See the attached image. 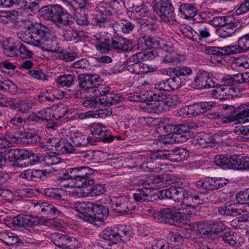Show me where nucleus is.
<instances>
[{
    "mask_svg": "<svg viewBox=\"0 0 249 249\" xmlns=\"http://www.w3.org/2000/svg\"><path fill=\"white\" fill-rule=\"evenodd\" d=\"M94 170L86 166L68 168L59 176L62 180H71V186L76 188H84L92 185L94 183Z\"/></svg>",
    "mask_w": 249,
    "mask_h": 249,
    "instance_id": "f257e3e1",
    "label": "nucleus"
},
{
    "mask_svg": "<svg viewBox=\"0 0 249 249\" xmlns=\"http://www.w3.org/2000/svg\"><path fill=\"white\" fill-rule=\"evenodd\" d=\"M154 219L160 223L181 226L185 223V217L171 208H164L153 213Z\"/></svg>",
    "mask_w": 249,
    "mask_h": 249,
    "instance_id": "f03ea898",
    "label": "nucleus"
},
{
    "mask_svg": "<svg viewBox=\"0 0 249 249\" xmlns=\"http://www.w3.org/2000/svg\"><path fill=\"white\" fill-rule=\"evenodd\" d=\"M224 109L229 110V116L226 115L221 119L223 124L237 121L239 123L249 121V103L240 105L236 109L232 106H226Z\"/></svg>",
    "mask_w": 249,
    "mask_h": 249,
    "instance_id": "7ed1b4c3",
    "label": "nucleus"
},
{
    "mask_svg": "<svg viewBox=\"0 0 249 249\" xmlns=\"http://www.w3.org/2000/svg\"><path fill=\"white\" fill-rule=\"evenodd\" d=\"M29 29L32 33V44L35 46L42 47L44 43L53 37V32L41 23H32L29 25Z\"/></svg>",
    "mask_w": 249,
    "mask_h": 249,
    "instance_id": "20e7f679",
    "label": "nucleus"
},
{
    "mask_svg": "<svg viewBox=\"0 0 249 249\" xmlns=\"http://www.w3.org/2000/svg\"><path fill=\"white\" fill-rule=\"evenodd\" d=\"M167 135H171V138H174L177 142H183L189 139L192 136L190 128L187 124H167L161 125Z\"/></svg>",
    "mask_w": 249,
    "mask_h": 249,
    "instance_id": "39448f33",
    "label": "nucleus"
},
{
    "mask_svg": "<svg viewBox=\"0 0 249 249\" xmlns=\"http://www.w3.org/2000/svg\"><path fill=\"white\" fill-rule=\"evenodd\" d=\"M156 5V11L161 20L165 22L173 21L174 8L169 0H154Z\"/></svg>",
    "mask_w": 249,
    "mask_h": 249,
    "instance_id": "423d86ee",
    "label": "nucleus"
},
{
    "mask_svg": "<svg viewBox=\"0 0 249 249\" xmlns=\"http://www.w3.org/2000/svg\"><path fill=\"white\" fill-rule=\"evenodd\" d=\"M126 227L121 226L120 228L116 231L109 228L105 229L101 233V237L107 243L108 246L112 247L113 245L124 242L122 238L125 230Z\"/></svg>",
    "mask_w": 249,
    "mask_h": 249,
    "instance_id": "0eeeda50",
    "label": "nucleus"
},
{
    "mask_svg": "<svg viewBox=\"0 0 249 249\" xmlns=\"http://www.w3.org/2000/svg\"><path fill=\"white\" fill-rule=\"evenodd\" d=\"M139 47L142 49H161L168 52L170 49L168 44L165 43L164 41L159 38L153 37L150 36H144L140 38L138 42Z\"/></svg>",
    "mask_w": 249,
    "mask_h": 249,
    "instance_id": "6e6552de",
    "label": "nucleus"
},
{
    "mask_svg": "<svg viewBox=\"0 0 249 249\" xmlns=\"http://www.w3.org/2000/svg\"><path fill=\"white\" fill-rule=\"evenodd\" d=\"M192 84L197 89H210L218 85L207 71L202 70L198 71Z\"/></svg>",
    "mask_w": 249,
    "mask_h": 249,
    "instance_id": "1a4fd4ad",
    "label": "nucleus"
},
{
    "mask_svg": "<svg viewBox=\"0 0 249 249\" xmlns=\"http://www.w3.org/2000/svg\"><path fill=\"white\" fill-rule=\"evenodd\" d=\"M161 196L165 197V199H172L175 202H179L183 199V203H185V198H188L190 194L188 191L183 187H175L171 186L168 189H163Z\"/></svg>",
    "mask_w": 249,
    "mask_h": 249,
    "instance_id": "9d476101",
    "label": "nucleus"
},
{
    "mask_svg": "<svg viewBox=\"0 0 249 249\" xmlns=\"http://www.w3.org/2000/svg\"><path fill=\"white\" fill-rule=\"evenodd\" d=\"M186 34L188 38L197 43L206 40L211 36L210 29L206 26H201L196 29L189 27L187 29Z\"/></svg>",
    "mask_w": 249,
    "mask_h": 249,
    "instance_id": "9b49d317",
    "label": "nucleus"
},
{
    "mask_svg": "<svg viewBox=\"0 0 249 249\" xmlns=\"http://www.w3.org/2000/svg\"><path fill=\"white\" fill-rule=\"evenodd\" d=\"M51 21L57 24L68 25L70 22V15L57 4L52 5Z\"/></svg>",
    "mask_w": 249,
    "mask_h": 249,
    "instance_id": "f8f14e48",
    "label": "nucleus"
},
{
    "mask_svg": "<svg viewBox=\"0 0 249 249\" xmlns=\"http://www.w3.org/2000/svg\"><path fill=\"white\" fill-rule=\"evenodd\" d=\"M110 47L119 53L129 52L134 47L132 40L114 36L111 39Z\"/></svg>",
    "mask_w": 249,
    "mask_h": 249,
    "instance_id": "ddd939ff",
    "label": "nucleus"
},
{
    "mask_svg": "<svg viewBox=\"0 0 249 249\" xmlns=\"http://www.w3.org/2000/svg\"><path fill=\"white\" fill-rule=\"evenodd\" d=\"M52 110L53 122L47 124L48 128L54 129L57 127L59 122L66 123L70 120L69 117L66 116L69 112L67 107L58 106L52 108Z\"/></svg>",
    "mask_w": 249,
    "mask_h": 249,
    "instance_id": "4468645a",
    "label": "nucleus"
},
{
    "mask_svg": "<svg viewBox=\"0 0 249 249\" xmlns=\"http://www.w3.org/2000/svg\"><path fill=\"white\" fill-rule=\"evenodd\" d=\"M39 206L41 211L44 212L45 214L50 218H52L51 223L56 227H62L63 222L59 219H57L60 214L62 213L56 208L53 205H51L47 202H42L40 204H37Z\"/></svg>",
    "mask_w": 249,
    "mask_h": 249,
    "instance_id": "2eb2a0df",
    "label": "nucleus"
},
{
    "mask_svg": "<svg viewBox=\"0 0 249 249\" xmlns=\"http://www.w3.org/2000/svg\"><path fill=\"white\" fill-rule=\"evenodd\" d=\"M109 214V209L100 204H94L91 224L98 227L105 224L104 218Z\"/></svg>",
    "mask_w": 249,
    "mask_h": 249,
    "instance_id": "dca6fc26",
    "label": "nucleus"
},
{
    "mask_svg": "<svg viewBox=\"0 0 249 249\" xmlns=\"http://www.w3.org/2000/svg\"><path fill=\"white\" fill-rule=\"evenodd\" d=\"M39 223L37 218L24 214H19L14 217L11 220L12 226L15 228L20 227L36 226L38 225Z\"/></svg>",
    "mask_w": 249,
    "mask_h": 249,
    "instance_id": "f3484780",
    "label": "nucleus"
},
{
    "mask_svg": "<svg viewBox=\"0 0 249 249\" xmlns=\"http://www.w3.org/2000/svg\"><path fill=\"white\" fill-rule=\"evenodd\" d=\"M180 102L179 98L176 95H165L162 101L158 103L156 111H157V113H159L169 111L174 108ZM153 106L156 107V105H153ZM151 107H152V106Z\"/></svg>",
    "mask_w": 249,
    "mask_h": 249,
    "instance_id": "a211bd4d",
    "label": "nucleus"
},
{
    "mask_svg": "<svg viewBox=\"0 0 249 249\" xmlns=\"http://www.w3.org/2000/svg\"><path fill=\"white\" fill-rule=\"evenodd\" d=\"M94 204L91 202H78L74 205L76 211L80 214V217L85 221L91 223L93 220Z\"/></svg>",
    "mask_w": 249,
    "mask_h": 249,
    "instance_id": "6ab92c4d",
    "label": "nucleus"
},
{
    "mask_svg": "<svg viewBox=\"0 0 249 249\" xmlns=\"http://www.w3.org/2000/svg\"><path fill=\"white\" fill-rule=\"evenodd\" d=\"M213 107V103L211 102H203L196 103L188 106L187 113L192 116H196L210 110Z\"/></svg>",
    "mask_w": 249,
    "mask_h": 249,
    "instance_id": "aec40b11",
    "label": "nucleus"
},
{
    "mask_svg": "<svg viewBox=\"0 0 249 249\" xmlns=\"http://www.w3.org/2000/svg\"><path fill=\"white\" fill-rule=\"evenodd\" d=\"M0 240L7 246L11 247H17L23 245V241L18 236L7 231L0 232Z\"/></svg>",
    "mask_w": 249,
    "mask_h": 249,
    "instance_id": "412c9836",
    "label": "nucleus"
},
{
    "mask_svg": "<svg viewBox=\"0 0 249 249\" xmlns=\"http://www.w3.org/2000/svg\"><path fill=\"white\" fill-rule=\"evenodd\" d=\"M71 138L75 148L84 147L89 143L93 144L95 141L92 137H89L80 132H75L71 135Z\"/></svg>",
    "mask_w": 249,
    "mask_h": 249,
    "instance_id": "4be33fe9",
    "label": "nucleus"
},
{
    "mask_svg": "<svg viewBox=\"0 0 249 249\" xmlns=\"http://www.w3.org/2000/svg\"><path fill=\"white\" fill-rule=\"evenodd\" d=\"M10 135L16 139L18 142H20L28 144L35 143L40 141V137L35 132L20 131L14 135Z\"/></svg>",
    "mask_w": 249,
    "mask_h": 249,
    "instance_id": "5701e85b",
    "label": "nucleus"
},
{
    "mask_svg": "<svg viewBox=\"0 0 249 249\" xmlns=\"http://www.w3.org/2000/svg\"><path fill=\"white\" fill-rule=\"evenodd\" d=\"M50 238L55 246L63 249H68L70 246L69 243L72 240V237L59 232L51 233Z\"/></svg>",
    "mask_w": 249,
    "mask_h": 249,
    "instance_id": "b1692460",
    "label": "nucleus"
},
{
    "mask_svg": "<svg viewBox=\"0 0 249 249\" xmlns=\"http://www.w3.org/2000/svg\"><path fill=\"white\" fill-rule=\"evenodd\" d=\"M126 69L132 73L141 75L148 71L147 65L143 63L130 61V58L127 59L125 62Z\"/></svg>",
    "mask_w": 249,
    "mask_h": 249,
    "instance_id": "393cba45",
    "label": "nucleus"
},
{
    "mask_svg": "<svg viewBox=\"0 0 249 249\" xmlns=\"http://www.w3.org/2000/svg\"><path fill=\"white\" fill-rule=\"evenodd\" d=\"M128 198L124 196H120L113 201L112 208L116 213L120 215L130 213L127 206Z\"/></svg>",
    "mask_w": 249,
    "mask_h": 249,
    "instance_id": "a878e982",
    "label": "nucleus"
},
{
    "mask_svg": "<svg viewBox=\"0 0 249 249\" xmlns=\"http://www.w3.org/2000/svg\"><path fill=\"white\" fill-rule=\"evenodd\" d=\"M174 71L172 70L168 69L166 71V75L170 76L167 78L169 84L171 87L172 91L178 89L186 83V78L179 77L178 74H173Z\"/></svg>",
    "mask_w": 249,
    "mask_h": 249,
    "instance_id": "bb28decb",
    "label": "nucleus"
},
{
    "mask_svg": "<svg viewBox=\"0 0 249 249\" xmlns=\"http://www.w3.org/2000/svg\"><path fill=\"white\" fill-rule=\"evenodd\" d=\"M228 51V49L225 47L210 46L206 47L205 49V53L212 55L213 59H215L218 62H221L222 59L225 58Z\"/></svg>",
    "mask_w": 249,
    "mask_h": 249,
    "instance_id": "cd10ccee",
    "label": "nucleus"
},
{
    "mask_svg": "<svg viewBox=\"0 0 249 249\" xmlns=\"http://www.w3.org/2000/svg\"><path fill=\"white\" fill-rule=\"evenodd\" d=\"M45 170L28 169L20 173L19 176L28 181H38L45 176Z\"/></svg>",
    "mask_w": 249,
    "mask_h": 249,
    "instance_id": "c85d7f7f",
    "label": "nucleus"
},
{
    "mask_svg": "<svg viewBox=\"0 0 249 249\" xmlns=\"http://www.w3.org/2000/svg\"><path fill=\"white\" fill-rule=\"evenodd\" d=\"M237 25L231 21L226 22V24L216 30L217 35L220 37L225 38L231 36L235 31Z\"/></svg>",
    "mask_w": 249,
    "mask_h": 249,
    "instance_id": "c756f323",
    "label": "nucleus"
},
{
    "mask_svg": "<svg viewBox=\"0 0 249 249\" xmlns=\"http://www.w3.org/2000/svg\"><path fill=\"white\" fill-rule=\"evenodd\" d=\"M198 11L196 6L192 3H183L180 5L179 12L184 16L186 19L194 18Z\"/></svg>",
    "mask_w": 249,
    "mask_h": 249,
    "instance_id": "7c9ffc66",
    "label": "nucleus"
},
{
    "mask_svg": "<svg viewBox=\"0 0 249 249\" xmlns=\"http://www.w3.org/2000/svg\"><path fill=\"white\" fill-rule=\"evenodd\" d=\"M195 144L198 148H206L212 147L215 143L214 138L207 134H202L199 135L195 140Z\"/></svg>",
    "mask_w": 249,
    "mask_h": 249,
    "instance_id": "2f4dec72",
    "label": "nucleus"
},
{
    "mask_svg": "<svg viewBox=\"0 0 249 249\" xmlns=\"http://www.w3.org/2000/svg\"><path fill=\"white\" fill-rule=\"evenodd\" d=\"M152 190L151 188L145 187L137 189L133 194L134 200L140 203L148 201L150 199L149 195L151 193Z\"/></svg>",
    "mask_w": 249,
    "mask_h": 249,
    "instance_id": "473e14b6",
    "label": "nucleus"
},
{
    "mask_svg": "<svg viewBox=\"0 0 249 249\" xmlns=\"http://www.w3.org/2000/svg\"><path fill=\"white\" fill-rule=\"evenodd\" d=\"M53 110L52 108H47L39 111L37 114H33L30 116L31 120L36 122L39 121H52L53 122Z\"/></svg>",
    "mask_w": 249,
    "mask_h": 249,
    "instance_id": "72a5a7b5",
    "label": "nucleus"
},
{
    "mask_svg": "<svg viewBox=\"0 0 249 249\" xmlns=\"http://www.w3.org/2000/svg\"><path fill=\"white\" fill-rule=\"evenodd\" d=\"M9 154L15 160L20 161L29 159L32 155V152L25 149L16 148L11 150Z\"/></svg>",
    "mask_w": 249,
    "mask_h": 249,
    "instance_id": "f704fd0d",
    "label": "nucleus"
},
{
    "mask_svg": "<svg viewBox=\"0 0 249 249\" xmlns=\"http://www.w3.org/2000/svg\"><path fill=\"white\" fill-rule=\"evenodd\" d=\"M124 97L121 94L114 93L109 92L107 95L105 99H100L101 104L105 106H110L116 105L123 101Z\"/></svg>",
    "mask_w": 249,
    "mask_h": 249,
    "instance_id": "c9c22d12",
    "label": "nucleus"
},
{
    "mask_svg": "<svg viewBox=\"0 0 249 249\" xmlns=\"http://www.w3.org/2000/svg\"><path fill=\"white\" fill-rule=\"evenodd\" d=\"M110 90L109 86L105 84L98 83L97 86H93L92 88L89 89V93H92L94 96H107Z\"/></svg>",
    "mask_w": 249,
    "mask_h": 249,
    "instance_id": "e433bc0d",
    "label": "nucleus"
},
{
    "mask_svg": "<svg viewBox=\"0 0 249 249\" xmlns=\"http://www.w3.org/2000/svg\"><path fill=\"white\" fill-rule=\"evenodd\" d=\"M19 41H5L3 42L2 49L4 54L9 57H14L15 49L18 48Z\"/></svg>",
    "mask_w": 249,
    "mask_h": 249,
    "instance_id": "4c0bfd02",
    "label": "nucleus"
},
{
    "mask_svg": "<svg viewBox=\"0 0 249 249\" xmlns=\"http://www.w3.org/2000/svg\"><path fill=\"white\" fill-rule=\"evenodd\" d=\"M164 96L165 95L163 93L152 92V94L150 95V98L151 100L152 101H154V102L146 104V107H144L145 108H146L148 109V112L157 113V111H156V109L157 107L152 106V107L151 105L157 106L158 103L162 101V100L163 99Z\"/></svg>",
    "mask_w": 249,
    "mask_h": 249,
    "instance_id": "58836bf2",
    "label": "nucleus"
},
{
    "mask_svg": "<svg viewBox=\"0 0 249 249\" xmlns=\"http://www.w3.org/2000/svg\"><path fill=\"white\" fill-rule=\"evenodd\" d=\"M61 161L62 159L56 155L41 156V164L46 167L57 164Z\"/></svg>",
    "mask_w": 249,
    "mask_h": 249,
    "instance_id": "ea45409f",
    "label": "nucleus"
},
{
    "mask_svg": "<svg viewBox=\"0 0 249 249\" xmlns=\"http://www.w3.org/2000/svg\"><path fill=\"white\" fill-rule=\"evenodd\" d=\"M176 154V149L172 151L168 156L163 154L162 151H158L157 152L151 154L149 157L151 160H156L158 159L164 160L169 159L171 160L177 161V160L179 158L178 154Z\"/></svg>",
    "mask_w": 249,
    "mask_h": 249,
    "instance_id": "a19ab883",
    "label": "nucleus"
},
{
    "mask_svg": "<svg viewBox=\"0 0 249 249\" xmlns=\"http://www.w3.org/2000/svg\"><path fill=\"white\" fill-rule=\"evenodd\" d=\"M193 228L196 231L197 235H204L205 237H209L212 236L210 224H206L202 222L196 223Z\"/></svg>",
    "mask_w": 249,
    "mask_h": 249,
    "instance_id": "79ce46f5",
    "label": "nucleus"
},
{
    "mask_svg": "<svg viewBox=\"0 0 249 249\" xmlns=\"http://www.w3.org/2000/svg\"><path fill=\"white\" fill-rule=\"evenodd\" d=\"M149 12V9L147 6L144 4L143 2L140 4H133V6L129 8L127 14L130 16V13H137L140 17H143ZM132 15H131V16Z\"/></svg>",
    "mask_w": 249,
    "mask_h": 249,
    "instance_id": "37998d69",
    "label": "nucleus"
},
{
    "mask_svg": "<svg viewBox=\"0 0 249 249\" xmlns=\"http://www.w3.org/2000/svg\"><path fill=\"white\" fill-rule=\"evenodd\" d=\"M75 150L76 148L71 142L65 139H61L60 144H59V147L58 146V149H57V152L66 154L74 153Z\"/></svg>",
    "mask_w": 249,
    "mask_h": 249,
    "instance_id": "c03bdc74",
    "label": "nucleus"
},
{
    "mask_svg": "<svg viewBox=\"0 0 249 249\" xmlns=\"http://www.w3.org/2000/svg\"><path fill=\"white\" fill-rule=\"evenodd\" d=\"M75 78L72 74H64L57 77V83L62 87H70L74 84Z\"/></svg>",
    "mask_w": 249,
    "mask_h": 249,
    "instance_id": "a18cd8bd",
    "label": "nucleus"
},
{
    "mask_svg": "<svg viewBox=\"0 0 249 249\" xmlns=\"http://www.w3.org/2000/svg\"><path fill=\"white\" fill-rule=\"evenodd\" d=\"M221 238L226 243L231 246L238 247L239 243L237 242L238 239L236 234L232 231L225 232L221 235Z\"/></svg>",
    "mask_w": 249,
    "mask_h": 249,
    "instance_id": "49530a36",
    "label": "nucleus"
},
{
    "mask_svg": "<svg viewBox=\"0 0 249 249\" xmlns=\"http://www.w3.org/2000/svg\"><path fill=\"white\" fill-rule=\"evenodd\" d=\"M17 86L10 80L2 81L0 76V90L9 92L11 93H15L17 91Z\"/></svg>",
    "mask_w": 249,
    "mask_h": 249,
    "instance_id": "de8ad7c7",
    "label": "nucleus"
},
{
    "mask_svg": "<svg viewBox=\"0 0 249 249\" xmlns=\"http://www.w3.org/2000/svg\"><path fill=\"white\" fill-rule=\"evenodd\" d=\"M62 190L58 188H48L44 190V195L50 199H60Z\"/></svg>",
    "mask_w": 249,
    "mask_h": 249,
    "instance_id": "09e8293b",
    "label": "nucleus"
},
{
    "mask_svg": "<svg viewBox=\"0 0 249 249\" xmlns=\"http://www.w3.org/2000/svg\"><path fill=\"white\" fill-rule=\"evenodd\" d=\"M230 77L226 79V82L228 84H233V83L237 84H243L246 83V80L248 81L247 74L245 73H238L232 76H229Z\"/></svg>",
    "mask_w": 249,
    "mask_h": 249,
    "instance_id": "8fccbe9b",
    "label": "nucleus"
},
{
    "mask_svg": "<svg viewBox=\"0 0 249 249\" xmlns=\"http://www.w3.org/2000/svg\"><path fill=\"white\" fill-rule=\"evenodd\" d=\"M17 37L22 41L28 44H32L33 40L32 33L29 29V26L25 30H21L17 32Z\"/></svg>",
    "mask_w": 249,
    "mask_h": 249,
    "instance_id": "3c124183",
    "label": "nucleus"
},
{
    "mask_svg": "<svg viewBox=\"0 0 249 249\" xmlns=\"http://www.w3.org/2000/svg\"><path fill=\"white\" fill-rule=\"evenodd\" d=\"M243 157L240 155H232L230 156L228 169L241 170Z\"/></svg>",
    "mask_w": 249,
    "mask_h": 249,
    "instance_id": "603ef678",
    "label": "nucleus"
},
{
    "mask_svg": "<svg viewBox=\"0 0 249 249\" xmlns=\"http://www.w3.org/2000/svg\"><path fill=\"white\" fill-rule=\"evenodd\" d=\"M222 93L225 97H222L223 98H232L236 95L237 89L234 88L232 84H228L226 82V80L222 85Z\"/></svg>",
    "mask_w": 249,
    "mask_h": 249,
    "instance_id": "864d4df0",
    "label": "nucleus"
},
{
    "mask_svg": "<svg viewBox=\"0 0 249 249\" xmlns=\"http://www.w3.org/2000/svg\"><path fill=\"white\" fill-rule=\"evenodd\" d=\"M106 191V188L104 184H96L88 190V195L90 196H96L104 194Z\"/></svg>",
    "mask_w": 249,
    "mask_h": 249,
    "instance_id": "5fc2aeb1",
    "label": "nucleus"
},
{
    "mask_svg": "<svg viewBox=\"0 0 249 249\" xmlns=\"http://www.w3.org/2000/svg\"><path fill=\"white\" fill-rule=\"evenodd\" d=\"M115 23L118 24L121 27L122 32L125 34L132 32L135 27V24L134 22L125 19H122Z\"/></svg>",
    "mask_w": 249,
    "mask_h": 249,
    "instance_id": "6e6d98bb",
    "label": "nucleus"
},
{
    "mask_svg": "<svg viewBox=\"0 0 249 249\" xmlns=\"http://www.w3.org/2000/svg\"><path fill=\"white\" fill-rule=\"evenodd\" d=\"M111 40L104 38L98 44L95 45L96 49L101 53H107L110 51Z\"/></svg>",
    "mask_w": 249,
    "mask_h": 249,
    "instance_id": "4d7b16f0",
    "label": "nucleus"
},
{
    "mask_svg": "<svg viewBox=\"0 0 249 249\" xmlns=\"http://www.w3.org/2000/svg\"><path fill=\"white\" fill-rule=\"evenodd\" d=\"M230 156L227 155H217L214 157V162L223 169H228Z\"/></svg>",
    "mask_w": 249,
    "mask_h": 249,
    "instance_id": "13d9d810",
    "label": "nucleus"
},
{
    "mask_svg": "<svg viewBox=\"0 0 249 249\" xmlns=\"http://www.w3.org/2000/svg\"><path fill=\"white\" fill-rule=\"evenodd\" d=\"M57 56L60 60L65 62H71L76 58L77 54L75 53H71L66 50H62L57 53Z\"/></svg>",
    "mask_w": 249,
    "mask_h": 249,
    "instance_id": "bf43d9fd",
    "label": "nucleus"
},
{
    "mask_svg": "<svg viewBox=\"0 0 249 249\" xmlns=\"http://www.w3.org/2000/svg\"><path fill=\"white\" fill-rule=\"evenodd\" d=\"M174 71L173 74H178L179 77L185 78V77L189 75L192 73L191 69L187 66H178L173 68H170Z\"/></svg>",
    "mask_w": 249,
    "mask_h": 249,
    "instance_id": "052dcab7",
    "label": "nucleus"
},
{
    "mask_svg": "<svg viewBox=\"0 0 249 249\" xmlns=\"http://www.w3.org/2000/svg\"><path fill=\"white\" fill-rule=\"evenodd\" d=\"M79 86L80 88L86 89L89 93V89L92 88L91 86L89 74H82L78 75Z\"/></svg>",
    "mask_w": 249,
    "mask_h": 249,
    "instance_id": "680f3d73",
    "label": "nucleus"
},
{
    "mask_svg": "<svg viewBox=\"0 0 249 249\" xmlns=\"http://www.w3.org/2000/svg\"><path fill=\"white\" fill-rule=\"evenodd\" d=\"M185 203L187 207L194 208L202 204L203 200L198 195L193 196L190 194L188 198H185Z\"/></svg>",
    "mask_w": 249,
    "mask_h": 249,
    "instance_id": "e2e57ef3",
    "label": "nucleus"
},
{
    "mask_svg": "<svg viewBox=\"0 0 249 249\" xmlns=\"http://www.w3.org/2000/svg\"><path fill=\"white\" fill-rule=\"evenodd\" d=\"M62 34L64 39L67 41L75 40L78 37L77 31L71 28L63 30Z\"/></svg>",
    "mask_w": 249,
    "mask_h": 249,
    "instance_id": "0e129e2a",
    "label": "nucleus"
},
{
    "mask_svg": "<svg viewBox=\"0 0 249 249\" xmlns=\"http://www.w3.org/2000/svg\"><path fill=\"white\" fill-rule=\"evenodd\" d=\"M237 202L241 204H249V188L241 191L236 195Z\"/></svg>",
    "mask_w": 249,
    "mask_h": 249,
    "instance_id": "69168bd1",
    "label": "nucleus"
},
{
    "mask_svg": "<svg viewBox=\"0 0 249 249\" xmlns=\"http://www.w3.org/2000/svg\"><path fill=\"white\" fill-rule=\"evenodd\" d=\"M68 4L74 8L81 10L88 9L89 7L88 0H70Z\"/></svg>",
    "mask_w": 249,
    "mask_h": 249,
    "instance_id": "338daca9",
    "label": "nucleus"
},
{
    "mask_svg": "<svg viewBox=\"0 0 249 249\" xmlns=\"http://www.w3.org/2000/svg\"><path fill=\"white\" fill-rule=\"evenodd\" d=\"M52 5H45L37 11L39 16L45 20H51Z\"/></svg>",
    "mask_w": 249,
    "mask_h": 249,
    "instance_id": "774afa93",
    "label": "nucleus"
}]
</instances>
